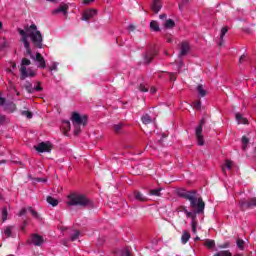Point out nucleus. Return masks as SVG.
Segmentation results:
<instances>
[{"label": "nucleus", "instance_id": "393cba45", "mask_svg": "<svg viewBox=\"0 0 256 256\" xmlns=\"http://www.w3.org/2000/svg\"><path fill=\"white\" fill-rule=\"evenodd\" d=\"M62 129H64L65 133H69L71 131V122L64 120L62 122Z\"/></svg>", "mask_w": 256, "mask_h": 256}, {"label": "nucleus", "instance_id": "774afa93", "mask_svg": "<svg viewBox=\"0 0 256 256\" xmlns=\"http://www.w3.org/2000/svg\"><path fill=\"white\" fill-rule=\"evenodd\" d=\"M181 65H183V63H182V62H180V66H179V67H181Z\"/></svg>", "mask_w": 256, "mask_h": 256}, {"label": "nucleus", "instance_id": "de8ad7c7", "mask_svg": "<svg viewBox=\"0 0 256 256\" xmlns=\"http://www.w3.org/2000/svg\"><path fill=\"white\" fill-rule=\"evenodd\" d=\"M123 255L124 256H131V252L129 251V249H126V250H124Z\"/></svg>", "mask_w": 256, "mask_h": 256}, {"label": "nucleus", "instance_id": "a878e982", "mask_svg": "<svg viewBox=\"0 0 256 256\" xmlns=\"http://www.w3.org/2000/svg\"><path fill=\"white\" fill-rule=\"evenodd\" d=\"M150 29L152 31H156V32L159 31L160 30L159 23L157 21H155V20L151 21L150 22Z\"/></svg>", "mask_w": 256, "mask_h": 256}, {"label": "nucleus", "instance_id": "f3484780", "mask_svg": "<svg viewBox=\"0 0 256 256\" xmlns=\"http://www.w3.org/2000/svg\"><path fill=\"white\" fill-rule=\"evenodd\" d=\"M229 31V27H223L220 31V42L218 43V45L221 47L223 46V44L225 43V40H223V37H225V35H227V32Z\"/></svg>", "mask_w": 256, "mask_h": 256}, {"label": "nucleus", "instance_id": "c756f323", "mask_svg": "<svg viewBox=\"0 0 256 256\" xmlns=\"http://www.w3.org/2000/svg\"><path fill=\"white\" fill-rule=\"evenodd\" d=\"M236 245L238 249H240V251H243V249H245V241H243L242 239H237Z\"/></svg>", "mask_w": 256, "mask_h": 256}, {"label": "nucleus", "instance_id": "423d86ee", "mask_svg": "<svg viewBox=\"0 0 256 256\" xmlns=\"http://www.w3.org/2000/svg\"><path fill=\"white\" fill-rule=\"evenodd\" d=\"M203 125H205V119H202L200 121L199 126L196 128V139H197V143L198 145H200L201 147L203 145H205V140L203 139Z\"/></svg>", "mask_w": 256, "mask_h": 256}, {"label": "nucleus", "instance_id": "72a5a7b5", "mask_svg": "<svg viewBox=\"0 0 256 256\" xmlns=\"http://www.w3.org/2000/svg\"><path fill=\"white\" fill-rule=\"evenodd\" d=\"M21 115H23V117H27V119L33 118V113H31L30 111H27V110L22 111Z\"/></svg>", "mask_w": 256, "mask_h": 256}, {"label": "nucleus", "instance_id": "f257e3e1", "mask_svg": "<svg viewBox=\"0 0 256 256\" xmlns=\"http://www.w3.org/2000/svg\"><path fill=\"white\" fill-rule=\"evenodd\" d=\"M18 33L21 37L20 41L26 49V54L29 55L30 59H33V61L37 63L38 68L45 69V67H47L45 58H43L39 52L36 53V56L33 55V52L31 51V42H29V39H31L33 45L38 49L43 47V34H41V31L37 29V25L31 24L30 26H26L24 30L18 29Z\"/></svg>", "mask_w": 256, "mask_h": 256}, {"label": "nucleus", "instance_id": "4c0bfd02", "mask_svg": "<svg viewBox=\"0 0 256 256\" xmlns=\"http://www.w3.org/2000/svg\"><path fill=\"white\" fill-rule=\"evenodd\" d=\"M7 121V118L5 115H0V125H5V122Z\"/></svg>", "mask_w": 256, "mask_h": 256}, {"label": "nucleus", "instance_id": "0e129e2a", "mask_svg": "<svg viewBox=\"0 0 256 256\" xmlns=\"http://www.w3.org/2000/svg\"><path fill=\"white\" fill-rule=\"evenodd\" d=\"M8 72H9V73H13V70H12V69H8Z\"/></svg>", "mask_w": 256, "mask_h": 256}, {"label": "nucleus", "instance_id": "a211bd4d", "mask_svg": "<svg viewBox=\"0 0 256 256\" xmlns=\"http://www.w3.org/2000/svg\"><path fill=\"white\" fill-rule=\"evenodd\" d=\"M161 7V0H155L152 4V11H154V13H158L161 11Z\"/></svg>", "mask_w": 256, "mask_h": 256}, {"label": "nucleus", "instance_id": "864d4df0", "mask_svg": "<svg viewBox=\"0 0 256 256\" xmlns=\"http://www.w3.org/2000/svg\"><path fill=\"white\" fill-rule=\"evenodd\" d=\"M160 19H167V15L161 14V15H160Z\"/></svg>", "mask_w": 256, "mask_h": 256}, {"label": "nucleus", "instance_id": "79ce46f5", "mask_svg": "<svg viewBox=\"0 0 256 256\" xmlns=\"http://www.w3.org/2000/svg\"><path fill=\"white\" fill-rule=\"evenodd\" d=\"M27 213V209L23 208L22 210H20V212L18 213L19 217H23V215H25Z\"/></svg>", "mask_w": 256, "mask_h": 256}, {"label": "nucleus", "instance_id": "0eeeda50", "mask_svg": "<svg viewBox=\"0 0 256 256\" xmlns=\"http://www.w3.org/2000/svg\"><path fill=\"white\" fill-rule=\"evenodd\" d=\"M34 149H36L38 153H51L53 144H51V142H41L37 146H34Z\"/></svg>", "mask_w": 256, "mask_h": 256}, {"label": "nucleus", "instance_id": "412c9836", "mask_svg": "<svg viewBox=\"0 0 256 256\" xmlns=\"http://www.w3.org/2000/svg\"><path fill=\"white\" fill-rule=\"evenodd\" d=\"M196 90H197L199 97H205V95H207V90H205V88L201 84H199L196 87Z\"/></svg>", "mask_w": 256, "mask_h": 256}, {"label": "nucleus", "instance_id": "7ed1b4c3", "mask_svg": "<svg viewBox=\"0 0 256 256\" xmlns=\"http://www.w3.org/2000/svg\"><path fill=\"white\" fill-rule=\"evenodd\" d=\"M68 205L76 207H93V202L87 196L79 193H72L68 196Z\"/></svg>", "mask_w": 256, "mask_h": 256}, {"label": "nucleus", "instance_id": "69168bd1", "mask_svg": "<svg viewBox=\"0 0 256 256\" xmlns=\"http://www.w3.org/2000/svg\"><path fill=\"white\" fill-rule=\"evenodd\" d=\"M3 27V23L2 22H0V29Z\"/></svg>", "mask_w": 256, "mask_h": 256}, {"label": "nucleus", "instance_id": "5701e85b", "mask_svg": "<svg viewBox=\"0 0 256 256\" xmlns=\"http://www.w3.org/2000/svg\"><path fill=\"white\" fill-rule=\"evenodd\" d=\"M134 197H135V199H137V201H142V202L147 201V197H145V195H143L139 191L134 192Z\"/></svg>", "mask_w": 256, "mask_h": 256}, {"label": "nucleus", "instance_id": "3c124183", "mask_svg": "<svg viewBox=\"0 0 256 256\" xmlns=\"http://www.w3.org/2000/svg\"><path fill=\"white\" fill-rule=\"evenodd\" d=\"M150 93H152V95L155 94V93H157V88L152 87V88L150 89Z\"/></svg>", "mask_w": 256, "mask_h": 256}, {"label": "nucleus", "instance_id": "ddd939ff", "mask_svg": "<svg viewBox=\"0 0 256 256\" xmlns=\"http://www.w3.org/2000/svg\"><path fill=\"white\" fill-rule=\"evenodd\" d=\"M189 43L188 42H182L181 48H180V57H183L189 53Z\"/></svg>", "mask_w": 256, "mask_h": 256}, {"label": "nucleus", "instance_id": "5fc2aeb1", "mask_svg": "<svg viewBox=\"0 0 256 256\" xmlns=\"http://www.w3.org/2000/svg\"><path fill=\"white\" fill-rule=\"evenodd\" d=\"M129 30H130V31H135V26L130 25V26H129Z\"/></svg>", "mask_w": 256, "mask_h": 256}, {"label": "nucleus", "instance_id": "4d7b16f0", "mask_svg": "<svg viewBox=\"0 0 256 256\" xmlns=\"http://www.w3.org/2000/svg\"><path fill=\"white\" fill-rule=\"evenodd\" d=\"M214 256H222V252L219 251V252H217L216 254H214Z\"/></svg>", "mask_w": 256, "mask_h": 256}, {"label": "nucleus", "instance_id": "bf43d9fd", "mask_svg": "<svg viewBox=\"0 0 256 256\" xmlns=\"http://www.w3.org/2000/svg\"><path fill=\"white\" fill-rule=\"evenodd\" d=\"M25 227H27V222H24V225L22 226V231L25 229Z\"/></svg>", "mask_w": 256, "mask_h": 256}, {"label": "nucleus", "instance_id": "6e6d98bb", "mask_svg": "<svg viewBox=\"0 0 256 256\" xmlns=\"http://www.w3.org/2000/svg\"><path fill=\"white\" fill-rule=\"evenodd\" d=\"M10 65H11L12 69H15V67H17V64H15L14 62H12Z\"/></svg>", "mask_w": 256, "mask_h": 256}, {"label": "nucleus", "instance_id": "aec40b11", "mask_svg": "<svg viewBox=\"0 0 256 256\" xmlns=\"http://www.w3.org/2000/svg\"><path fill=\"white\" fill-rule=\"evenodd\" d=\"M227 169L229 171H231V169H233V161H231V160H226L225 161V164L222 167V171H223L224 174L227 173Z\"/></svg>", "mask_w": 256, "mask_h": 256}, {"label": "nucleus", "instance_id": "f8f14e48", "mask_svg": "<svg viewBox=\"0 0 256 256\" xmlns=\"http://www.w3.org/2000/svg\"><path fill=\"white\" fill-rule=\"evenodd\" d=\"M240 207L241 209H249V207H256V198H252L249 202L241 200Z\"/></svg>", "mask_w": 256, "mask_h": 256}, {"label": "nucleus", "instance_id": "1a4fd4ad", "mask_svg": "<svg viewBox=\"0 0 256 256\" xmlns=\"http://www.w3.org/2000/svg\"><path fill=\"white\" fill-rule=\"evenodd\" d=\"M97 15L96 9H87L84 11L82 20L83 21H90V19H93Z\"/></svg>", "mask_w": 256, "mask_h": 256}, {"label": "nucleus", "instance_id": "37998d69", "mask_svg": "<svg viewBox=\"0 0 256 256\" xmlns=\"http://www.w3.org/2000/svg\"><path fill=\"white\" fill-rule=\"evenodd\" d=\"M194 108H196L197 110L201 109V101H197L194 103Z\"/></svg>", "mask_w": 256, "mask_h": 256}, {"label": "nucleus", "instance_id": "39448f33", "mask_svg": "<svg viewBox=\"0 0 256 256\" xmlns=\"http://www.w3.org/2000/svg\"><path fill=\"white\" fill-rule=\"evenodd\" d=\"M29 65H31V60L23 58L20 66V79L22 81H25L27 77H35V75H37L35 70L29 67Z\"/></svg>", "mask_w": 256, "mask_h": 256}, {"label": "nucleus", "instance_id": "c85d7f7f", "mask_svg": "<svg viewBox=\"0 0 256 256\" xmlns=\"http://www.w3.org/2000/svg\"><path fill=\"white\" fill-rule=\"evenodd\" d=\"M12 233H13V226H8L4 229L5 237H11Z\"/></svg>", "mask_w": 256, "mask_h": 256}, {"label": "nucleus", "instance_id": "4be33fe9", "mask_svg": "<svg viewBox=\"0 0 256 256\" xmlns=\"http://www.w3.org/2000/svg\"><path fill=\"white\" fill-rule=\"evenodd\" d=\"M163 26L165 29H173L175 27V21L173 19H167L164 21Z\"/></svg>", "mask_w": 256, "mask_h": 256}, {"label": "nucleus", "instance_id": "052dcab7", "mask_svg": "<svg viewBox=\"0 0 256 256\" xmlns=\"http://www.w3.org/2000/svg\"><path fill=\"white\" fill-rule=\"evenodd\" d=\"M3 163H7V161L1 160V161H0V165H3Z\"/></svg>", "mask_w": 256, "mask_h": 256}, {"label": "nucleus", "instance_id": "49530a36", "mask_svg": "<svg viewBox=\"0 0 256 256\" xmlns=\"http://www.w3.org/2000/svg\"><path fill=\"white\" fill-rule=\"evenodd\" d=\"M95 0H83V5H91Z\"/></svg>", "mask_w": 256, "mask_h": 256}, {"label": "nucleus", "instance_id": "6e6552de", "mask_svg": "<svg viewBox=\"0 0 256 256\" xmlns=\"http://www.w3.org/2000/svg\"><path fill=\"white\" fill-rule=\"evenodd\" d=\"M30 243H32V245H35L36 247H41V245L45 243V239H43V236L41 235L32 234L30 238Z\"/></svg>", "mask_w": 256, "mask_h": 256}, {"label": "nucleus", "instance_id": "473e14b6", "mask_svg": "<svg viewBox=\"0 0 256 256\" xmlns=\"http://www.w3.org/2000/svg\"><path fill=\"white\" fill-rule=\"evenodd\" d=\"M79 235H81V232H79L78 230H75L70 237L71 241H77V239H79Z\"/></svg>", "mask_w": 256, "mask_h": 256}, {"label": "nucleus", "instance_id": "8fccbe9b", "mask_svg": "<svg viewBox=\"0 0 256 256\" xmlns=\"http://www.w3.org/2000/svg\"><path fill=\"white\" fill-rule=\"evenodd\" d=\"M5 105V98L0 96V106Z\"/></svg>", "mask_w": 256, "mask_h": 256}, {"label": "nucleus", "instance_id": "f704fd0d", "mask_svg": "<svg viewBox=\"0 0 256 256\" xmlns=\"http://www.w3.org/2000/svg\"><path fill=\"white\" fill-rule=\"evenodd\" d=\"M121 129H123V124L122 123L114 125V131L116 133H119L121 131Z\"/></svg>", "mask_w": 256, "mask_h": 256}, {"label": "nucleus", "instance_id": "4468645a", "mask_svg": "<svg viewBox=\"0 0 256 256\" xmlns=\"http://www.w3.org/2000/svg\"><path fill=\"white\" fill-rule=\"evenodd\" d=\"M153 57H155V51H148L144 54V63L149 65L151 61H153Z\"/></svg>", "mask_w": 256, "mask_h": 256}, {"label": "nucleus", "instance_id": "9d476101", "mask_svg": "<svg viewBox=\"0 0 256 256\" xmlns=\"http://www.w3.org/2000/svg\"><path fill=\"white\" fill-rule=\"evenodd\" d=\"M24 87H25V89H26V91L28 92V93H35V91H42L43 90V88H41V85L39 84V82H38V84H37V86L36 87H33V84H31V82H26V84L24 85Z\"/></svg>", "mask_w": 256, "mask_h": 256}, {"label": "nucleus", "instance_id": "338daca9", "mask_svg": "<svg viewBox=\"0 0 256 256\" xmlns=\"http://www.w3.org/2000/svg\"><path fill=\"white\" fill-rule=\"evenodd\" d=\"M47 1H50V2H52V3H53V2H55V1H57V0H47Z\"/></svg>", "mask_w": 256, "mask_h": 256}, {"label": "nucleus", "instance_id": "7c9ffc66", "mask_svg": "<svg viewBox=\"0 0 256 256\" xmlns=\"http://www.w3.org/2000/svg\"><path fill=\"white\" fill-rule=\"evenodd\" d=\"M247 145H249V138L246 136L242 137V149L245 151L247 149Z\"/></svg>", "mask_w": 256, "mask_h": 256}, {"label": "nucleus", "instance_id": "6ab92c4d", "mask_svg": "<svg viewBox=\"0 0 256 256\" xmlns=\"http://www.w3.org/2000/svg\"><path fill=\"white\" fill-rule=\"evenodd\" d=\"M8 216H9V212L7 211V207H3L0 212V219L2 223H5V221H7Z\"/></svg>", "mask_w": 256, "mask_h": 256}, {"label": "nucleus", "instance_id": "e2e57ef3", "mask_svg": "<svg viewBox=\"0 0 256 256\" xmlns=\"http://www.w3.org/2000/svg\"><path fill=\"white\" fill-rule=\"evenodd\" d=\"M199 239H200L199 236H197V237L195 238V241H199Z\"/></svg>", "mask_w": 256, "mask_h": 256}, {"label": "nucleus", "instance_id": "b1692460", "mask_svg": "<svg viewBox=\"0 0 256 256\" xmlns=\"http://www.w3.org/2000/svg\"><path fill=\"white\" fill-rule=\"evenodd\" d=\"M47 203H49V205H52V207H57L59 205V200L55 199L51 196L47 197Z\"/></svg>", "mask_w": 256, "mask_h": 256}, {"label": "nucleus", "instance_id": "9b49d317", "mask_svg": "<svg viewBox=\"0 0 256 256\" xmlns=\"http://www.w3.org/2000/svg\"><path fill=\"white\" fill-rule=\"evenodd\" d=\"M67 11H69V6L64 4L52 10V15H59V14L67 15Z\"/></svg>", "mask_w": 256, "mask_h": 256}, {"label": "nucleus", "instance_id": "13d9d810", "mask_svg": "<svg viewBox=\"0 0 256 256\" xmlns=\"http://www.w3.org/2000/svg\"><path fill=\"white\" fill-rule=\"evenodd\" d=\"M37 181H38V182H41V181L45 182V181H47V180L42 179V178H37Z\"/></svg>", "mask_w": 256, "mask_h": 256}, {"label": "nucleus", "instance_id": "20e7f679", "mask_svg": "<svg viewBox=\"0 0 256 256\" xmlns=\"http://www.w3.org/2000/svg\"><path fill=\"white\" fill-rule=\"evenodd\" d=\"M72 125L74 127V135L81 133V125L85 127L87 125V116L81 115L77 112H73L71 116Z\"/></svg>", "mask_w": 256, "mask_h": 256}, {"label": "nucleus", "instance_id": "c9c22d12", "mask_svg": "<svg viewBox=\"0 0 256 256\" xmlns=\"http://www.w3.org/2000/svg\"><path fill=\"white\" fill-rule=\"evenodd\" d=\"M230 243L229 242H225L224 244H220L218 245V249H227L230 247Z\"/></svg>", "mask_w": 256, "mask_h": 256}, {"label": "nucleus", "instance_id": "2eb2a0df", "mask_svg": "<svg viewBox=\"0 0 256 256\" xmlns=\"http://www.w3.org/2000/svg\"><path fill=\"white\" fill-rule=\"evenodd\" d=\"M189 239H191V233H189V231L187 230H184L181 236V243L183 245H187V243L189 242Z\"/></svg>", "mask_w": 256, "mask_h": 256}, {"label": "nucleus", "instance_id": "dca6fc26", "mask_svg": "<svg viewBox=\"0 0 256 256\" xmlns=\"http://www.w3.org/2000/svg\"><path fill=\"white\" fill-rule=\"evenodd\" d=\"M236 121L238 125H247L249 123V120L247 118L243 117V114L241 113H236Z\"/></svg>", "mask_w": 256, "mask_h": 256}, {"label": "nucleus", "instance_id": "cd10ccee", "mask_svg": "<svg viewBox=\"0 0 256 256\" xmlns=\"http://www.w3.org/2000/svg\"><path fill=\"white\" fill-rule=\"evenodd\" d=\"M161 188L152 189L149 191V195H154L155 197H161Z\"/></svg>", "mask_w": 256, "mask_h": 256}, {"label": "nucleus", "instance_id": "e433bc0d", "mask_svg": "<svg viewBox=\"0 0 256 256\" xmlns=\"http://www.w3.org/2000/svg\"><path fill=\"white\" fill-rule=\"evenodd\" d=\"M140 91H142V93H147V91H149V88H147L145 85L141 84L139 86Z\"/></svg>", "mask_w": 256, "mask_h": 256}, {"label": "nucleus", "instance_id": "680f3d73", "mask_svg": "<svg viewBox=\"0 0 256 256\" xmlns=\"http://www.w3.org/2000/svg\"><path fill=\"white\" fill-rule=\"evenodd\" d=\"M172 41H173V40H172L171 38H168V39H167V42H168V43H171Z\"/></svg>", "mask_w": 256, "mask_h": 256}, {"label": "nucleus", "instance_id": "58836bf2", "mask_svg": "<svg viewBox=\"0 0 256 256\" xmlns=\"http://www.w3.org/2000/svg\"><path fill=\"white\" fill-rule=\"evenodd\" d=\"M57 62L52 63V65L49 67L50 71H57Z\"/></svg>", "mask_w": 256, "mask_h": 256}, {"label": "nucleus", "instance_id": "f03ea898", "mask_svg": "<svg viewBox=\"0 0 256 256\" xmlns=\"http://www.w3.org/2000/svg\"><path fill=\"white\" fill-rule=\"evenodd\" d=\"M179 197H183L190 201V207L195 209L194 212H190L187 210V207H183V211L188 219H191V227L192 233H197V214L204 213L205 211V202H203V198L197 195L195 191H187V190H179L178 191Z\"/></svg>", "mask_w": 256, "mask_h": 256}, {"label": "nucleus", "instance_id": "603ef678", "mask_svg": "<svg viewBox=\"0 0 256 256\" xmlns=\"http://www.w3.org/2000/svg\"><path fill=\"white\" fill-rule=\"evenodd\" d=\"M245 55H242L239 59V63H243L245 61Z\"/></svg>", "mask_w": 256, "mask_h": 256}, {"label": "nucleus", "instance_id": "09e8293b", "mask_svg": "<svg viewBox=\"0 0 256 256\" xmlns=\"http://www.w3.org/2000/svg\"><path fill=\"white\" fill-rule=\"evenodd\" d=\"M169 77H170V81H175V74H173V73H170L169 74Z\"/></svg>", "mask_w": 256, "mask_h": 256}, {"label": "nucleus", "instance_id": "a19ab883", "mask_svg": "<svg viewBox=\"0 0 256 256\" xmlns=\"http://www.w3.org/2000/svg\"><path fill=\"white\" fill-rule=\"evenodd\" d=\"M222 256H233L229 250H223L221 251Z\"/></svg>", "mask_w": 256, "mask_h": 256}, {"label": "nucleus", "instance_id": "2f4dec72", "mask_svg": "<svg viewBox=\"0 0 256 256\" xmlns=\"http://www.w3.org/2000/svg\"><path fill=\"white\" fill-rule=\"evenodd\" d=\"M142 123H144V125H149V123H151V116L148 114L142 116Z\"/></svg>", "mask_w": 256, "mask_h": 256}, {"label": "nucleus", "instance_id": "ea45409f", "mask_svg": "<svg viewBox=\"0 0 256 256\" xmlns=\"http://www.w3.org/2000/svg\"><path fill=\"white\" fill-rule=\"evenodd\" d=\"M187 3H189V0H182L179 4V9H183V6L187 5Z\"/></svg>", "mask_w": 256, "mask_h": 256}, {"label": "nucleus", "instance_id": "a18cd8bd", "mask_svg": "<svg viewBox=\"0 0 256 256\" xmlns=\"http://www.w3.org/2000/svg\"><path fill=\"white\" fill-rule=\"evenodd\" d=\"M8 89H10V90L13 89L14 91H16L15 85L13 84V82H9Z\"/></svg>", "mask_w": 256, "mask_h": 256}, {"label": "nucleus", "instance_id": "c03bdc74", "mask_svg": "<svg viewBox=\"0 0 256 256\" xmlns=\"http://www.w3.org/2000/svg\"><path fill=\"white\" fill-rule=\"evenodd\" d=\"M29 210H30L31 215L34 216L36 219H37V217H39V215L37 214V212L35 210H33L32 208H30Z\"/></svg>", "mask_w": 256, "mask_h": 256}, {"label": "nucleus", "instance_id": "bb28decb", "mask_svg": "<svg viewBox=\"0 0 256 256\" xmlns=\"http://www.w3.org/2000/svg\"><path fill=\"white\" fill-rule=\"evenodd\" d=\"M204 245H205V247H207L208 249H213V247H215V240L206 239Z\"/></svg>", "mask_w": 256, "mask_h": 256}]
</instances>
